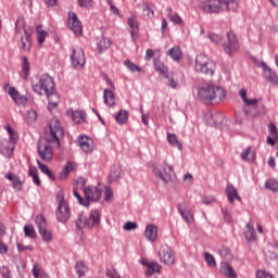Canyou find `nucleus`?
<instances>
[{
  "label": "nucleus",
  "mask_w": 278,
  "mask_h": 278,
  "mask_svg": "<svg viewBox=\"0 0 278 278\" xmlns=\"http://www.w3.org/2000/svg\"><path fill=\"white\" fill-rule=\"evenodd\" d=\"M226 97L227 92L225 89L216 85H206L198 90V99L206 105H210V103H220L225 101Z\"/></svg>",
  "instance_id": "obj_1"
},
{
  "label": "nucleus",
  "mask_w": 278,
  "mask_h": 278,
  "mask_svg": "<svg viewBox=\"0 0 278 278\" xmlns=\"http://www.w3.org/2000/svg\"><path fill=\"white\" fill-rule=\"evenodd\" d=\"M30 84L33 91L36 94H39V97H43L45 94L55 90V83L53 81V77H51L49 74L34 76Z\"/></svg>",
  "instance_id": "obj_2"
},
{
  "label": "nucleus",
  "mask_w": 278,
  "mask_h": 278,
  "mask_svg": "<svg viewBox=\"0 0 278 278\" xmlns=\"http://www.w3.org/2000/svg\"><path fill=\"white\" fill-rule=\"evenodd\" d=\"M203 12L216 14L225 10H238L237 0H207L202 4Z\"/></svg>",
  "instance_id": "obj_3"
},
{
  "label": "nucleus",
  "mask_w": 278,
  "mask_h": 278,
  "mask_svg": "<svg viewBox=\"0 0 278 278\" xmlns=\"http://www.w3.org/2000/svg\"><path fill=\"white\" fill-rule=\"evenodd\" d=\"M76 228L81 231V229H92V227H99L101 225V213L99 210H91L89 218L86 217V214L80 213L76 218Z\"/></svg>",
  "instance_id": "obj_4"
},
{
  "label": "nucleus",
  "mask_w": 278,
  "mask_h": 278,
  "mask_svg": "<svg viewBox=\"0 0 278 278\" xmlns=\"http://www.w3.org/2000/svg\"><path fill=\"white\" fill-rule=\"evenodd\" d=\"M194 68L197 73H202V75H214V71L216 70V63L212 61L205 54H198L194 61Z\"/></svg>",
  "instance_id": "obj_5"
},
{
  "label": "nucleus",
  "mask_w": 278,
  "mask_h": 278,
  "mask_svg": "<svg viewBox=\"0 0 278 278\" xmlns=\"http://www.w3.org/2000/svg\"><path fill=\"white\" fill-rule=\"evenodd\" d=\"M58 207L55 210V216L59 223H67L71 218V206L64 199V192L59 191L56 193Z\"/></svg>",
  "instance_id": "obj_6"
},
{
  "label": "nucleus",
  "mask_w": 278,
  "mask_h": 278,
  "mask_svg": "<svg viewBox=\"0 0 278 278\" xmlns=\"http://www.w3.org/2000/svg\"><path fill=\"white\" fill-rule=\"evenodd\" d=\"M64 138V129L60 124V121L52 119L49 124L48 141L54 142L60 147V139Z\"/></svg>",
  "instance_id": "obj_7"
},
{
  "label": "nucleus",
  "mask_w": 278,
  "mask_h": 278,
  "mask_svg": "<svg viewBox=\"0 0 278 278\" xmlns=\"http://www.w3.org/2000/svg\"><path fill=\"white\" fill-rule=\"evenodd\" d=\"M71 51L70 60L73 68H84L86 66V53H84V49L72 47Z\"/></svg>",
  "instance_id": "obj_8"
},
{
  "label": "nucleus",
  "mask_w": 278,
  "mask_h": 278,
  "mask_svg": "<svg viewBox=\"0 0 278 278\" xmlns=\"http://www.w3.org/2000/svg\"><path fill=\"white\" fill-rule=\"evenodd\" d=\"M155 177L162 179L164 184L170 181V175H173V165H169L166 161L153 170Z\"/></svg>",
  "instance_id": "obj_9"
},
{
  "label": "nucleus",
  "mask_w": 278,
  "mask_h": 278,
  "mask_svg": "<svg viewBox=\"0 0 278 278\" xmlns=\"http://www.w3.org/2000/svg\"><path fill=\"white\" fill-rule=\"evenodd\" d=\"M159 260L162 264H165V266H173L175 264V254L173 253V249L166 244L161 245L159 250Z\"/></svg>",
  "instance_id": "obj_10"
},
{
  "label": "nucleus",
  "mask_w": 278,
  "mask_h": 278,
  "mask_svg": "<svg viewBox=\"0 0 278 278\" xmlns=\"http://www.w3.org/2000/svg\"><path fill=\"white\" fill-rule=\"evenodd\" d=\"M36 225L43 242H51V240H53V236L49 229H47V219H45L43 215L36 216Z\"/></svg>",
  "instance_id": "obj_11"
},
{
  "label": "nucleus",
  "mask_w": 278,
  "mask_h": 278,
  "mask_svg": "<svg viewBox=\"0 0 278 278\" xmlns=\"http://www.w3.org/2000/svg\"><path fill=\"white\" fill-rule=\"evenodd\" d=\"M37 151L39 157L43 162H51V160H53V148L51 147V144L38 142Z\"/></svg>",
  "instance_id": "obj_12"
},
{
  "label": "nucleus",
  "mask_w": 278,
  "mask_h": 278,
  "mask_svg": "<svg viewBox=\"0 0 278 278\" xmlns=\"http://www.w3.org/2000/svg\"><path fill=\"white\" fill-rule=\"evenodd\" d=\"M85 200L90 203V201H99L103 194V189L94 186H88L84 188Z\"/></svg>",
  "instance_id": "obj_13"
},
{
  "label": "nucleus",
  "mask_w": 278,
  "mask_h": 278,
  "mask_svg": "<svg viewBox=\"0 0 278 278\" xmlns=\"http://www.w3.org/2000/svg\"><path fill=\"white\" fill-rule=\"evenodd\" d=\"M67 27H70L71 31H73V34H75V36H81V34H83L81 22L77 17V14H75V13L68 14Z\"/></svg>",
  "instance_id": "obj_14"
},
{
  "label": "nucleus",
  "mask_w": 278,
  "mask_h": 278,
  "mask_svg": "<svg viewBox=\"0 0 278 278\" xmlns=\"http://www.w3.org/2000/svg\"><path fill=\"white\" fill-rule=\"evenodd\" d=\"M227 38H228V45L224 47V51L228 55H231L233 51H238V49H240V43H238V39L236 38V34L233 31H228Z\"/></svg>",
  "instance_id": "obj_15"
},
{
  "label": "nucleus",
  "mask_w": 278,
  "mask_h": 278,
  "mask_svg": "<svg viewBox=\"0 0 278 278\" xmlns=\"http://www.w3.org/2000/svg\"><path fill=\"white\" fill-rule=\"evenodd\" d=\"M77 143L84 153H92L94 150L92 139L88 138L87 136L80 135L77 139Z\"/></svg>",
  "instance_id": "obj_16"
},
{
  "label": "nucleus",
  "mask_w": 278,
  "mask_h": 278,
  "mask_svg": "<svg viewBox=\"0 0 278 278\" xmlns=\"http://www.w3.org/2000/svg\"><path fill=\"white\" fill-rule=\"evenodd\" d=\"M260 66L263 68V77L266 79V81H269V84H274L275 86H277V74L265 62H261Z\"/></svg>",
  "instance_id": "obj_17"
},
{
  "label": "nucleus",
  "mask_w": 278,
  "mask_h": 278,
  "mask_svg": "<svg viewBox=\"0 0 278 278\" xmlns=\"http://www.w3.org/2000/svg\"><path fill=\"white\" fill-rule=\"evenodd\" d=\"M66 115L73 121V123H76V125L86 123V112L81 110L74 111L73 109H70L67 110Z\"/></svg>",
  "instance_id": "obj_18"
},
{
  "label": "nucleus",
  "mask_w": 278,
  "mask_h": 278,
  "mask_svg": "<svg viewBox=\"0 0 278 278\" xmlns=\"http://www.w3.org/2000/svg\"><path fill=\"white\" fill-rule=\"evenodd\" d=\"M127 23H128V26L130 27V36H131L134 42H136V40L138 38V33L140 31V26L138 24V17L135 14H131L127 18Z\"/></svg>",
  "instance_id": "obj_19"
},
{
  "label": "nucleus",
  "mask_w": 278,
  "mask_h": 278,
  "mask_svg": "<svg viewBox=\"0 0 278 278\" xmlns=\"http://www.w3.org/2000/svg\"><path fill=\"white\" fill-rule=\"evenodd\" d=\"M177 210H178V214H180L181 218H184V220L190 225V223H192L193 220V215H192V211L188 210L186 207V204L180 203L177 205Z\"/></svg>",
  "instance_id": "obj_20"
},
{
  "label": "nucleus",
  "mask_w": 278,
  "mask_h": 278,
  "mask_svg": "<svg viewBox=\"0 0 278 278\" xmlns=\"http://www.w3.org/2000/svg\"><path fill=\"white\" fill-rule=\"evenodd\" d=\"M269 136L267 137V144L275 147L278 142V130L277 126L273 123L268 125Z\"/></svg>",
  "instance_id": "obj_21"
},
{
  "label": "nucleus",
  "mask_w": 278,
  "mask_h": 278,
  "mask_svg": "<svg viewBox=\"0 0 278 278\" xmlns=\"http://www.w3.org/2000/svg\"><path fill=\"white\" fill-rule=\"evenodd\" d=\"M8 94L17 105H21V103H25V101H27V98L25 96H21V92H18V90H16L14 87H9Z\"/></svg>",
  "instance_id": "obj_22"
},
{
  "label": "nucleus",
  "mask_w": 278,
  "mask_h": 278,
  "mask_svg": "<svg viewBox=\"0 0 278 278\" xmlns=\"http://www.w3.org/2000/svg\"><path fill=\"white\" fill-rule=\"evenodd\" d=\"M5 177L9 181H11L13 189H15L17 192L23 190V181H21V177H18V175L9 172Z\"/></svg>",
  "instance_id": "obj_23"
},
{
  "label": "nucleus",
  "mask_w": 278,
  "mask_h": 278,
  "mask_svg": "<svg viewBox=\"0 0 278 278\" xmlns=\"http://www.w3.org/2000/svg\"><path fill=\"white\" fill-rule=\"evenodd\" d=\"M96 47H97L98 53H105V50L109 47H112V39L108 37L98 38Z\"/></svg>",
  "instance_id": "obj_24"
},
{
  "label": "nucleus",
  "mask_w": 278,
  "mask_h": 278,
  "mask_svg": "<svg viewBox=\"0 0 278 278\" xmlns=\"http://www.w3.org/2000/svg\"><path fill=\"white\" fill-rule=\"evenodd\" d=\"M144 237L149 242H155L157 240V227L153 224H150L146 227Z\"/></svg>",
  "instance_id": "obj_25"
},
{
  "label": "nucleus",
  "mask_w": 278,
  "mask_h": 278,
  "mask_svg": "<svg viewBox=\"0 0 278 278\" xmlns=\"http://www.w3.org/2000/svg\"><path fill=\"white\" fill-rule=\"evenodd\" d=\"M226 194H227L229 203H233V201H236V199H237V201H241L240 195H238V190L231 184H228L226 186Z\"/></svg>",
  "instance_id": "obj_26"
},
{
  "label": "nucleus",
  "mask_w": 278,
  "mask_h": 278,
  "mask_svg": "<svg viewBox=\"0 0 278 278\" xmlns=\"http://www.w3.org/2000/svg\"><path fill=\"white\" fill-rule=\"evenodd\" d=\"M243 236L248 242H253L257 238V232L255 231V227L251 225V223L247 224Z\"/></svg>",
  "instance_id": "obj_27"
},
{
  "label": "nucleus",
  "mask_w": 278,
  "mask_h": 278,
  "mask_svg": "<svg viewBox=\"0 0 278 278\" xmlns=\"http://www.w3.org/2000/svg\"><path fill=\"white\" fill-rule=\"evenodd\" d=\"M167 17L169 18V21L172 23H174V25H182L184 20L181 18V16L177 13H173V8L167 7L165 10Z\"/></svg>",
  "instance_id": "obj_28"
},
{
  "label": "nucleus",
  "mask_w": 278,
  "mask_h": 278,
  "mask_svg": "<svg viewBox=\"0 0 278 278\" xmlns=\"http://www.w3.org/2000/svg\"><path fill=\"white\" fill-rule=\"evenodd\" d=\"M103 99L106 108H113L115 103L114 91L112 89H104Z\"/></svg>",
  "instance_id": "obj_29"
},
{
  "label": "nucleus",
  "mask_w": 278,
  "mask_h": 278,
  "mask_svg": "<svg viewBox=\"0 0 278 278\" xmlns=\"http://www.w3.org/2000/svg\"><path fill=\"white\" fill-rule=\"evenodd\" d=\"M220 273L222 275H225L229 278H238V275H236V270H233V267H231V265H229L228 263H222Z\"/></svg>",
  "instance_id": "obj_30"
},
{
  "label": "nucleus",
  "mask_w": 278,
  "mask_h": 278,
  "mask_svg": "<svg viewBox=\"0 0 278 278\" xmlns=\"http://www.w3.org/2000/svg\"><path fill=\"white\" fill-rule=\"evenodd\" d=\"M155 273H162V266L157 262L149 263L146 270V277H153Z\"/></svg>",
  "instance_id": "obj_31"
},
{
  "label": "nucleus",
  "mask_w": 278,
  "mask_h": 278,
  "mask_svg": "<svg viewBox=\"0 0 278 278\" xmlns=\"http://www.w3.org/2000/svg\"><path fill=\"white\" fill-rule=\"evenodd\" d=\"M167 55H169V58H172V60H174L175 62H179L184 53L181 52V48H179V46H174L167 51Z\"/></svg>",
  "instance_id": "obj_32"
},
{
  "label": "nucleus",
  "mask_w": 278,
  "mask_h": 278,
  "mask_svg": "<svg viewBox=\"0 0 278 278\" xmlns=\"http://www.w3.org/2000/svg\"><path fill=\"white\" fill-rule=\"evenodd\" d=\"M167 142L170 147L178 149V151H184V146L179 142V139H177V135L167 132Z\"/></svg>",
  "instance_id": "obj_33"
},
{
  "label": "nucleus",
  "mask_w": 278,
  "mask_h": 278,
  "mask_svg": "<svg viewBox=\"0 0 278 278\" xmlns=\"http://www.w3.org/2000/svg\"><path fill=\"white\" fill-rule=\"evenodd\" d=\"M46 97L48 98L49 105H52V108H58L60 104V94H58L55 90L46 93Z\"/></svg>",
  "instance_id": "obj_34"
},
{
  "label": "nucleus",
  "mask_w": 278,
  "mask_h": 278,
  "mask_svg": "<svg viewBox=\"0 0 278 278\" xmlns=\"http://www.w3.org/2000/svg\"><path fill=\"white\" fill-rule=\"evenodd\" d=\"M142 16H144V18H153V16H155V7L152 3L143 4Z\"/></svg>",
  "instance_id": "obj_35"
},
{
  "label": "nucleus",
  "mask_w": 278,
  "mask_h": 278,
  "mask_svg": "<svg viewBox=\"0 0 278 278\" xmlns=\"http://www.w3.org/2000/svg\"><path fill=\"white\" fill-rule=\"evenodd\" d=\"M240 156L243 162H255V152H253L252 147H249L243 152H241Z\"/></svg>",
  "instance_id": "obj_36"
},
{
  "label": "nucleus",
  "mask_w": 278,
  "mask_h": 278,
  "mask_svg": "<svg viewBox=\"0 0 278 278\" xmlns=\"http://www.w3.org/2000/svg\"><path fill=\"white\" fill-rule=\"evenodd\" d=\"M29 60H27V56L22 58V72L21 77L22 79H27L29 77Z\"/></svg>",
  "instance_id": "obj_37"
},
{
  "label": "nucleus",
  "mask_w": 278,
  "mask_h": 278,
  "mask_svg": "<svg viewBox=\"0 0 278 278\" xmlns=\"http://www.w3.org/2000/svg\"><path fill=\"white\" fill-rule=\"evenodd\" d=\"M22 49L24 51H29L31 49V35L25 31V35L21 38Z\"/></svg>",
  "instance_id": "obj_38"
},
{
  "label": "nucleus",
  "mask_w": 278,
  "mask_h": 278,
  "mask_svg": "<svg viewBox=\"0 0 278 278\" xmlns=\"http://www.w3.org/2000/svg\"><path fill=\"white\" fill-rule=\"evenodd\" d=\"M154 67L160 75H163V77L168 75V67H166V65H164L160 60H154Z\"/></svg>",
  "instance_id": "obj_39"
},
{
  "label": "nucleus",
  "mask_w": 278,
  "mask_h": 278,
  "mask_svg": "<svg viewBox=\"0 0 278 278\" xmlns=\"http://www.w3.org/2000/svg\"><path fill=\"white\" fill-rule=\"evenodd\" d=\"M128 118H129V113H127V111L125 110H121L115 116L116 123H118L119 125H125Z\"/></svg>",
  "instance_id": "obj_40"
},
{
  "label": "nucleus",
  "mask_w": 278,
  "mask_h": 278,
  "mask_svg": "<svg viewBox=\"0 0 278 278\" xmlns=\"http://www.w3.org/2000/svg\"><path fill=\"white\" fill-rule=\"evenodd\" d=\"M75 168V163L68 162L60 174V179H66L71 172Z\"/></svg>",
  "instance_id": "obj_41"
},
{
  "label": "nucleus",
  "mask_w": 278,
  "mask_h": 278,
  "mask_svg": "<svg viewBox=\"0 0 278 278\" xmlns=\"http://www.w3.org/2000/svg\"><path fill=\"white\" fill-rule=\"evenodd\" d=\"M75 271L78 277H84V275L88 273V267L86 266V264H84V262H77L75 265Z\"/></svg>",
  "instance_id": "obj_42"
},
{
  "label": "nucleus",
  "mask_w": 278,
  "mask_h": 278,
  "mask_svg": "<svg viewBox=\"0 0 278 278\" xmlns=\"http://www.w3.org/2000/svg\"><path fill=\"white\" fill-rule=\"evenodd\" d=\"M265 188H267V190H270L271 192H277L278 190V180L275 178H270L268 180L265 181Z\"/></svg>",
  "instance_id": "obj_43"
},
{
  "label": "nucleus",
  "mask_w": 278,
  "mask_h": 278,
  "mask_svg": "<svg viewBox=\"0 0 278 278\" xmlns=\"http://www.w3.org/2000/svg\"><path fill=\"white\" fill-rule=\"evenodd\" d=\"M124 65L130 71V73H142V68H140V66L136 65V63L131 62L130 60H126Z\"/></svg>",
  "instance_id": "obj_44"
},
{
  "label": "nucleus",
  "mask_w": 278,
  "mask_h": 278,
  "mask_svg": "<svg viewBox=\"0 0 278 278\" xmlns=\"http://www.w3.org/2000/svg\"><path fill=\"white\" fill-rule=\"evenodd\" d=\"M24 31V36H25V20L23 17H18L15 22V33L17 34H23Z\"/></svg>",
  "instance_id": "obj_45"
},
{
  "label": "nucleus",
  "mask_w": 278,
  "mask_h": 278,
  "mask_svg": "<svg viewBox=\"0 0 278 278\" xmlns=\"http://www.w3.org/2000/svg\"><path fill=\"white\" fill-rule=\"evenodd\" d=\"M36 31L38 45H43L45 38H47V31L42 29V26H37Z\"/></svg>",
  "instance_id": "obj_46"
},
{
  "label": "nucleus",
  "mask_w": 278,
  "mask_h": 278,
  "mask_svg": "<svg viewBox=\"0 0 278 278\" xmlns=\"http://www.w3.org/2000/svg\"><path fill=\"white\" fill-rule=\"evenodd\" d=\"M73 194L74 197L77 199L79 205H84V207H88L90 205V203L88 202V200L81 198V194H79V192L77 191V189L73 190Z\"/></svg>",
  "instance_id": "obj_47"
},
{
  "label": "nucleus",
  "mask_w": 278,
  "mask_h": 278,
  "mask_svg": "<svg viewBox=\"0 0 278 278\" xmlns=\"http://www.w3.org/2000/svg\"><path fill=\"white\" fill-rule=\"evenodd\" d=\"M24 233L26 238H36V229L31 225L24 226Z\"/></svg>",
  "instance_id": "obj_48"
},
{
  "label": "nucleus",
  "mask_w": 278,
  "mask_h": 278,
  "mask_svg": "<svg viewBox=\"0 0 278 278\" xmlns=\"http://www.w3.org/2000/svg\"><path fill=\"white\" fill-rule=\"evenodd\" d=\"M77 3L79 8H86L87 10H90V8H93L94 5L93 0H77Z\"/></svg>",
  "instance_id": "obj_49"
},
{
  "label": "nucleus",
  "mask_w": 278,
  "mask_h": 278,
  "mask_svg": "<svg viewBox=\"0 0 278 278\" xmlns=\"http://www.w3.org/2000/svg\"><path fill=\"white\" fill-rule=\"evenodd\" d=\"M204 258L206 264L211 266V268H214L216 266V260L214 258V255L206 252L204 253Z\"/></svg>",
  "instance_id": "obj_50"
},
{
  "label": "nucleus",
  "mask_w": 278,
  "mask_h": 278,
  "mask_svg": "<svg viewBox=\"0 0 278 278\" xmlns=\"http://www.w3.org/2000/svg\"><path fill=\"white\" fill-rule=\"evenodd\" d=\"M164 78L167 79L166 84L167 86H169V88H173V90L177 89V87L179 86V83L175 78L168 76V74L165 75Z\"/></svg>",
  "instance_id": "obj_51"
},
{
  "label": "nucleus",
  "mask_w": 278,
  "mask_h": 278,
  "mask_svg": "<svg viewBox=\"0 0 278 278\" xmlns=\"http://www.w3.org/2000/svg\"><path fill=\"white\" fill-rule=\"evenodd\" d=\"M5 129L9 134L11 142H16V140H18V135L16 134V131H14V129H12L10 126H5Z\"/></svg>",
  "instance_id": "obj_52"
},
{
  "label": "nucleus",
  "mask_w": 278,
  "mask_h": 278,
  "mask_svg": "<svg viewBox=\"0 0 278 278\" xmlns=\"http://www.w3.org/2000/svg\"><path fill=\"white\" fill-rule=\"evenodd\" d=\"M37 118H38V113L35 110H29L27 112V116H26L27 123H35Z\"/></svg>",
  "instance_id": "obj_53"
},
{
  "label": "nucleus",
  "mask_w": 278,
  "mask_h": 278,
  "mask_svg": "<svg viewBox=\"0 0 278 278\" xmlns=\"http://www.w3.org/2000/svg\"><path fill=\"white\" fill-rule=\"evenodd\" d=\"M218 253L220 257H224V260H227V257H231V250H229V248L227 247H222Z\"/></svg>",
  "instance_id": "obj_54"
},
{
  "label": "nucleus",
  "mask_w": 278,
  "mask_h": 278,
  "mask_svg": "<svg viewBox=\"0 0 278 278\" xmlns=\"http://www.w3.org/2000/svg\"><path fill=\"white\" fill-rule=\"evenodd\" d=\"M124 231H134V229H138V224L135 222H126L123 226Z\"/></svg>",
  "instance_id": "obj_55"
},
{
  "label": "nucleus",
  "mask_w": 278,
  "mask_h": 278,
  "mask_svg": "<svg viewBox=\"0 0 278 278\" xmlns=\"http://www.w3.org/2000/svg\"><path fill=\"white\" fill-rule=\"evenodd\" d=\"M33 275L35 278H40V264L38 262H35L33 265ZM43 278L48 277L43 276Z\"/></svg>",
  "instance_id": "obj_56"
},
{
  "label": "nucleus",
  "mask_w": 278,
  "mask_h": 278,
  "mask_svg": "<svg viewBox=\"0 0 278 278\" xmlns=\"http://www.w3.org/2000/svg\"><path fill=\"white\" fill-rule=\"evenodd\" d=\"M0 275L3 278H12V271H10V268L8 266L0 267Z\"/></svg>",
  "instance_id": "obj_57"
},
{
  "label": "nucleus",
  "mask_w": 278,
  "mask_h": 278,
  "mask_svg": "<svg viewBox=\"0 0 278 278\" xmlns=\"http://www.w3.org/2000/svg\"><path fill=\"white\" fill-rule=\"evenodd\" d=\"M208 38L211 42H215V45H219V42L223 40V38L217 34H208Z\"/></svg>",
  "instance_id": "obj_58"
},
{
  "label": "nucleus",
  "mask_w": 278,
  "mask_h": 278,
  "mask_svg": "<svg viewBox=\"0 0 278 278\" xmlns=\"http://www.w3.org/2000/svg\"><path fill=\"white\" fill-rule=\"evenodd\" d=\"M222 214L224 215L225 223H231V213H229L227 208H222Z\"/></svg>",
  "instance_id": "obj_59"
},
{
  "label": "nucleus",
  "mask_w": 278,
  "mask_h": 278,
  "mask_svg": "<svg viewBox=\"0 0 278 278\" xmlns=\"http://www.w3.org/2000/svg\"><path fill=\"white\" fill-rule=\"evenodd\" d=\"M256 278H273V275H270L268 271L266 270H257L256 273Z\"/></svg>",
  "instance_id": "obj_60"
},
{
  "label": "nucleus",
  "mask_w": 278,
  "mask_h": 278,
  "mask_svg": "<svg viewBox=\"0 0 278 278\" xmlns=\"http://www.w3.org/2000/svg\"><path fill=\"white\" fill-rule=\"evenodd\" d=\"M106 3L110 5L111 12H113V14H116V16H121V10H118V8H116L114 3H112V0H108Z\"/></svg>",
  "instance_id": "obj_61"
},
{
  "label": "nucleus",
  "mask_w": 278,
  "mask_h": 278,
  "mask_svg": "<svg viewBox=\"0 0 278 278\" xmlns=\"http://www.w3.org/2000/svg\"><path fill=\"white\" fill-rule=\"evenodd\" d=\"M106 277H109V278H121V275L115 269H106Z\"/></svg>",
  "instance_id": "obj_62"
},
{
  "label": "nucleus",
  "mask_w": 278,
  "mask_h": 278,
  "mask_svg": "<svg viewBox=\"0 0 278 278\" xmlns=\"http://www.w3.org/2000/svg\"><path fill=\"white\" fill-rule=\"evenodd\" d=\"M17 251H20V253H23V251H34V247L17 243Z\"/></svg>",
  "instance_id": "obj_63"
},
{
  "label": "nucleus",
  "mask_w": 278,
  "mask_h": 278,
  "mask_svg": "<svg viewBox=\"0 0 278 278\" xmlns=\"http://www.w3.org/2000/svg\"><path fill=\"white\" fill-rule=\"evenodd\" d=\"M114 197V192L112 191V188L108 187L104 191V200L110 201Z\"/></svg>",
  "instance_id": "obj_64"
}]
</instances>
